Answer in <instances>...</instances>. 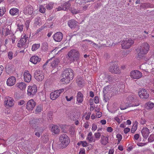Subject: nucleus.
Masks as SVG:
<instances>
[{
  "mask_svg": "<svg viewBox=\"0 0 154 154\" xmlns=\"http://www.w3.org/2000/svg\"><path fill=\"white\" fill-rule=\"evenodd\" d=\"M45 7L43 5H40L39 7V11L42 13H44L45 12Z\"/></svg>",
  "mask_w": 154,
  "mask_h": 154,
  "instance_id": "8fccbe9b",
  "label": "nucleus"
},
{
  "mask_svg": "<svg viewBox=\"0 0 154 154\" xmlns=\"http://www.w3.org/2000/svg\"><path fill=\"white\" fill-rule=\"evenodd\" d=\"M48 43L46 42H44L42 44V48L44 51H46L48 49Z\"/></svg>",
  "mask_w": 154,
  "mask_h": 154,
  "instance_id": "c03bdc74",
  "label": "nucleus"
},
{
  "mask_svg": "<svg viewBox=\"0 0 154 154\" xmlns=\"http://www.w3.org/2000/svg\"><path fill=\"white\" fill-rule=\"evenodd\" d=\"M77 144L79 146L82 145L84 147H86L88 146V143L86 141H80Z\"/></svg>",
  "mask_w": 154,
  "mask_h": 154,
  "instance_id": "ea45409f",
  "label": "nucleus"
},
{
  "mask_svg": "<svg viewBox=\"0 0 154 154\" xmlns=\"http://www.w3.org/2000/svg\"><path fill=\"white\" fill-rule=\"evenodd\" d=\"M80 113L79 112L72 113L70 114L69 116V118L73 120L75 119H78L80 117Z\"/></svg>",
  "mask_w": 154,
  "mask_h": 154,
  "instance_id": "a211bd4d",
  "label": "nucleus"
},
{
  "mask_svg": "<svg viewBox=\"0 0 154 154\" xmlns=\"http://www.w3.org/2000/svg\"><path fill=\"white\" fill-rule=\"evenodd\" d=\"M66 9L64 8L63 7L61 6H59L58 8H56V10L57 11H60L61 10L66 11Z\"/></svg>",
  "mask_w": 154,
  "mask_h": 154,
  "instance_id": "13d9d810",
  "label": "nucleus"
},
{
  "mask_svg": "<svg viewBox=\"0 0 154 154\" xmlns=\"http://www.w3.org/2000/svg\"><path fill=\"white\" fill-rule=\"evenodd\" d=\"M79 154H85V149H81Z\"/></svg>",
  "mask_w": 154,
  "mask_h": 154,
  "instance_id": "e2e57ef3",
  "label": "nucleus"
},
{
  "mask_svg": "<svg viewBox=\"0 0 154 154\" xmlns=\"http://www.w3.org/2000/svg\"><path fill=\"white\" fill-rule=\"evenodd\" d=\"M134 43V41L133 40L131 39H127L122 41V46L123 49H128L131 47Z\"/></svg>",
  "mask_w": 154,
  "mask_h": 154,
  "instance_id": "0eeeda50",
  "label": "nucleus"
},
{
  "mask_svg": "<svg viewBox=\"0 0 154 154\" xmlns=\"http://www.w3.org/2000/svg\"><path fill=\"white\" fill-rule=\"evenodd\" d=\"M154 106V103L150 102L146 103L145 105V108L147 109H151Z\"/></svg>",
  "mask_w": 154,
  "mask_h": 154,
  "instance_id": "473e14b6",
  "label": "nucleus"
},
{
  "mask_svg": "<svg viewBox=\"0 0 154 154\" xmlns=\"http://www.w3.org/2000/svg\"><path fill=\"white\" fill-rule=\"evenodd\" d=\"M36 105V102L33 99L28 101L26 105V109L29 111H32Z\"/></svg>",
  "mask_w": 154,
  "mask_h": 154,
  "instance_id": "6e6552de",
  "label": "nucleus"
},
{
  "mask_svg": "<svg viewBox=\"0 0 154 154\" xmlns=\"http://www.w3.org/2000/svg\"><path fill=\"white\" fill-rule=\"evenodd\" d=\"M45 26H43L41 27L40 28L38 29L36 31L35 34V35H39L40 33V35H43V32L42 31L45 28Z\"/></svg>",
  "mask_w": 154,
  "mask_h": 154,
  "instance_id": "72a5a7b5",
  "label": "nucleus"
},
{
  "mask_svg": "<svg viewBox=\"0 0 154 154\" xmlns=\"http://www.w3.org/2000/svg\"><path fill=\"white\" fill-rule=\"evenodd\" d=\"M139 103H138L137 104H132V105H128V106L126 105L125 106H123L122 105L121 106H120V109L121 110H124L128 107H131V106H137L139 105Z\"/></svg>",
  "mask_w": 154,
  "mask_h": 154,
  "instance_id": "e433bc0d",
  "label": "nucleus"
},
{
  "mask_svg": "<svg viewBox=\"0 0 154 154\" xmlns=\"http://www.w3.org/2000/svg\"><path fill=\"white\" fill-rule=\"evenodd\" d=\"M130 129L129 128H126L124 129V131L125 134H127L130 131Z\"/></svg>",
  "mask_w": 154,
  "mask_h": 154,
  "instance_id": "0e129e2a",
  "label": "nucleus"
},
{
  "mask_svg": "<svg viewBox=\"0 0 154 154\" xmlns=\"http://www.w3.org/2000/svg\"><path fill=\"white\" fill-rule=\"evenodd\" d=\"M71 4L70 3H69V2H66L64 3L63 4L61 5L62 7H63L64 8H66V11L67 10L69 9L70 6Z\"/></svg>",
  "mask_w": 154,
  "mask_h": 154,
  "instance_id": "f704fd0d",
  "label": "nucleus"
},
{
  "mask_svg": "<svg viewBox=\"0 0 154 154\" xmlns=\"http://www.w3.org/2000/svg\"><path fill=\"white\" fill-rule=\"evenodd\" d=\"M14 101L12 98L8 97L5 99L4 104L5 106L12 107L14 106Z\"/></svg>",
  "mask_w": 154,
  "mask_h": 154,
  "instance_id": "1a4fd4ad",
  "label": "nucleus"
},
{
  "mask_svg": "<svg viewBox=\"0 0 154 154\" xmlns=\"http://www.w3.org/2000/svg\"><path fill=\"white\" fill-rule=\"evenodd\" d=\"M10 39H11L12 42L13 44L15 43L16 40V37L14 35L12 34L11 35Z\"/></svg>",
  "mask_w": 154,
  "mask_h": 154,
  "instance_id": "5fc2aeb1",
  "label": "nucleus"
},
{
  "mask_svg": "<svg viewBox=\"0 0 154 154\" xmlns=\"http://www.w3.org/2000/svg\"><path fill=\"white\" fill-rule=\"evenodd\" d=\"M59 140L63 147H66L70 142L69 138L66 134H63L60 135Z\"/></svg>",
  "mask_w": 154,
  "mask_h": 154,
  "instance_id": "20e7f679",
  "label": "nucleus"
},
{
  "mask_svg": "<svg viewBox=\"0 0 154 154\" xmlns=\"http://www.w3.org/2000/svg\"><path fill=\"white\" fill-rule=\"evenodd\" d=\"M62 77L63 78L60 80L61 82L66 84L69 83L74 77L72 69L69 68L65 69L63 72Z\"/></svg>",
  "mask_w": 154,
  "mask_h": 154,
  "instance_id": "f257e3e1",
  "label": "nucleus"
},
{
  "mask_svg": "<svg viewBox=\"0 0 154 154\" xmlns=\"http://www.w3.org/2000/svg\"><path fill=\"white\" fill-rule=\"evenodd\" d=\"M51 131L54 134H58L60 132V129L57 125H54L52 127Z\"/></svg>",
  "mask_w": 154,
  "mask_h": 154,
  "instance_id": "c85d7f7f",
  "label": "nucleus"
},
{
  "mask_svg": "<svg viewBox=\"0 0 154 154\" xmlns=\"http://www.w3.org/2000/svg\"><path fill=\"white\" fill-rule=\"evenodd\" d=\"M37 90V88L36 85H33L32 86H29L28 87L27 94L29 96L33 97L36 94Z\"/></svg>",
  "mask_w": 154,
  "mask_h": 154,
  "instance_id": "39448f33",
  "label": "nucleus"
},
{
  "mask_svg": "<svg viewBox=\"0 0 154 154\" xmlns=\"http://www.w3.org/2000/svg\"><path fill=\"white\" fill-rule=\"evenodd\" d=\"M5 68L6 72L9 74L13 71L14 66L11 64H8L6 65Z\"/></svg>",
  "mask_w": 154,
  "mask_h": 154,
  "instance_id": "bb28decb",
  "label": "nucleus"
},
{
  "mask_svg": "<svg viewBox=\"0 0 154 154\" xmlns=\"http://www.w3.org/2000/svg\"><path fill=\"white\" fill-rule=\"evenodd\" d=\"M13 53L12 51H9L8 53V57L9 60H11L13 58Z\"/></svg>",
  "mask_w": 154,
  "mask_h": 154,
  "instance_id": "864d4df0",
  "label": "nucleus"
},
{
  "mask_svg": "<svg viewBox=\"0 0 154 154\" xmlns=\"http://www.w3.org/2000/svg\"><path fill=\"white\" fill-rule=\"evenodd\" d=\"M109 137H105L103 135L101 136L100 142L101 144L105 145L108 143Z\"/></svg>",
  "mask_w": 154,
  "mask_h": 154,
  "instance_id": "c756f323",
  "label": "nucleus"
},
{
  "mask_svg": "<svg viewBox=\"0 0 154 154\" xmlns=\"http://www.w3.org/2000/svg\"><path fill=\"white\" fill-rule=\"evenodd\" d=\"M139 95L142 98L146 99L149 97L148 93L144 89H140L139 92Z\"/></svg>",
  "mask_w": 154,
  "mask_h": 154,
  "instance_id": "4468645a",
  "label": "nucleus"
},
{
  "mask_svg": "<svg viewBox=\"0 0 154 154\" xmlns=\"http://www.w3.org/2000/svg\"><path fill=\"white\" fill-rule=\"evenodd\" d=\"M33 8L30 5H25L23 9V13L26 15H31L33 12Z\"/></svg>",
  "mask_w": 154,
  "mask_h": 154,
  "instance_id": "9d476101",
  "label": "nucleus"
},
{
  "mask_svg": "<svg viewBox=\"0 0 154 154\" xmlns=\"http://www.w3.org/2000/svg\"><path fill=\"white\" fill-rule=\"evenodd\" d=\"M83 95L80 92L78 93L76 96L77 101L78 103H82L83 100Z\"/></svg>",
  "mask_w": 154,
  "mask_h": 154,
  "instance_id": "7c9ffc66",
  "label": "nucleus"
},
{
  "mask_svg": "<svg viewBox=\"0 0 154 154\" xmlns=\"http://www.w3.org/2000/svg\"><path fill=\"white\" fill-rule=\"evenodd\" d=\"M53 3L52 2H50L46 4V8L48 10H50L53 8Z\"/></svg>",
  "mask_w": 154,
  "mask_h": 154,
  "instance_id": "a19ab883",
  "label": "nucleus"
},
{
  "mask_svg": "<svg viewBox=\"0 0 154 154\" xmlns=\"http://www.w3.org/2000/svg\"><path fill=\"white\" fill-rule=\"evenodd\" d=\"M41 58L37 56H33L30 59V62L34 64H35L38 62H39Z\"/></svg>",
  "mask_w": 154,
  "mask_h": 154,
  "instance_id": "6ab92c4d",
  "label": "nucleus"
},
{
  "mask_svg": "<svg viewBox=\"0 0 154 154\" xmlns=\"http://www.w3.org/2000/svg\"><path fill=\"white\" fill-rule=\"evenodd\" d=\"M43 106L41 105L38 106L35 109V113L37 114L41 112L42 111Z\"/></svg>",
  "mask_w": 154,
  "mask_h": 154,
  "instance_id": "c9c22d12",
  "label": "nucleus"
},
{
  "mask_svg": "<svg viewBox=\"0 0 154 154\" xmlns=\"http://www.w3.org/2000/svg\"><path fill=\"white\" fill-rule=\"evenodd\" d=\"M40 18L39 17H37L35 19L34 25L36 27L37 25H40L41 24L40 23Z\"/></svg>",
  "mask_w": 154,
  "mask_h": 154,
  "instance_id": "79ce46f5",
  "label": "nucleus"
},
{
  "mask_svg": "<svg viewBox=\"0 0 154 154\" xmlns=\"http://www.w3.org/2000/svg\"><path fill=\"white\" fill-rule=\"evenodd\" d=\"M23 79L26 82H30L32 76L28 71H25L23 73Z\"/></svg>",
  "mask_w": 154,
  "mask_h": 154,
  "instance_id": "dca6fc26",
  "label": "nucleus"
},
{
  "mask_svg": "<svg viewBox=\"0 0 154 154\" xmlns=\"http://www.w3.org/2000/svg\"><path fill=\"white\" fill-rule=\"evenodd\" d=\"M16 86L18 88L22 91L25 90L26 87V85L23 82L17 83Z\"/></svg>",
  "mask_w": 154,
  "mask_h": 154,
  "instance_id": "b1692460",
  "label": "nucleus"
},
{
  "mask_svg": "<svg viewBox=\"0 0 154 154\" xmlns=\"http://www.w3.org/2000/svg\"><path fill=\"white\" fill-rule=\"evenodd\" d=\"M146 122V121L144 118H141L140 120V123L142 125L145 124Z\"/></svg>",
  "mask_w": 154,
  "mask_h": 154,
  "instance_id": "4d7b16f0",
  "label": "nucleus"
},
{
  "mask_svg": "<svg viewBox=\"0 0 154 154\" xmlns=\"http://www.w3.org/2000/svg\"><path fill=\"white\" fill-rule=\"evenodd\" d=\"M137 124L136 123L134 124L132 127L131 131L132 133H134L137 129Z\"/></svg>",
  "mask_w": 154,
  "mask_h": 154,
  "instance_id": "49530a36",
  "label": "nucleus"
},
{
  "mask_svg": "<svg viewBox=\"0 0 154 154\" xmlns=\"http://www.w3.org/2000/svg\"><path fill=\"white\" fill-rule=\"evenodd\" d=\"M109 71L112 73L119 74L121 71L117 65L114 64L111 66L109 68Z\"/></svg>",
  "mask_w": 154,
  "mask_h": 154,
  "instance_id": "ddd939ff",
  "label": "nucleus"
},
{
  "mask_svg": "<svg viewBox=\"0 0 154 154\" xmlns=\"http://www.w3.org/2000/svg\"><path fill=\"white\" fill-rule=\"evenodd\" d=\"M102 116V113L101 112H97L96 115V117L97 118H100V117Z\"/></svg>",
  "mask_w": 154,
  "mask_h": 154,
  "instance_id": "69168bd1",
  "label": "nucleus"
},
{
  "mask_svg": "<svg viewBox=\"0 0 154 154\" xmlns=\"http://www.w3.org/2000/svg\"><path fill=\"white\" fill-rule=\"evenodd\" d=\"M25 101L23 100H20L18 102V104L19 105H22L25 103Z\"/></svg>",
  "mask_w": 154,
  "mask_h": 154,
  "instance_id": "338daca9",
  "label": "nucleus"
},
{
  "mask_svg": "<svg viewBox=\"0 0 154 154\" xmlns=\"http://www.w3.org/2000/svg\"><path fill=\"white\" fill-rule=\"evenodd\" d=\"M23 24H18L17 25V30L19 31L20 32L23 31Z\"/></svg>",
  "mask_w": 154,
  "mask_h": 154,
  "instance_id": "a18cd8bd",
  "label": "nucleus"
},
{
  "mask_svg": "<svg viewBox=\"0 0 154 154\" xmlns=\"http://www.w3.org/2000/svg\"><path fill=\"white\" fill-rule=\"evenodd\" d=\"M40 46L39 44H34L32 46V51H34L38 49Z\"/></svg>",
  "mask_w": 154,
  "mask_h": 154,
  "instance_id": "58836bf2",
  "label": "nucleus"
},
{
  "mask_svg": "<svg viewBox=\"0 0 154 154\" xmlns=\"http://www.w3.org/2000/svg\"><path fill=\"white\" fill-rule=\"evenodd\" d=\"M12 34V32L11 31V26L9 25L7 26V27L5 28V35L7 36L8 35H11Z\"/></svg>",
  "mask_w": 154,
  "mask_h": 154,
  "instance_id": "2f4dec72",
  "label": "nucleus"
},
{
  "mask_svg": "<svg viewBox=\"0 0 154 154\" xmlns=\"http://www.w3.org/2000/svg\"><path fill=\"white\" fill-rule=\"evenodd\" d=\"M110 90V86L108 85L105 87L103 89V92L105 94H106L109 92Z\"/></svg>",
  "mask_w": 154,
  "mask_h": 154,
  "instance_id": "37998d69",
  "label": "nucleus"
},
{
  "mask_svg": "<svg viewBox=\"0 0 154 154\" xmlns=\"http://www.w3.org/2000/svg\"><path fill=\"white\" fill-rule=\"evenodd\" d=\"M53 37L55 41L60 42L62 39L63 34L60 32H57L53 35Z\"/></svg>",
  "mask_w": 154,
  "mask_h": 154,
  "instance_id": "2eb2a0df",
  "label": "nucleus"
},
{
  "mask_svg": "<svg viewBox=\"0 0 154 154\" xmlns=\"http://www.w3.org/2000/svg\"><path fill=\"white\" fill-rule=\"evenodd\" d=\"M59 91H55L54 92H51L50 95V97L51 99L54 100H55L60 96Z\"/></svg>",
  "mask_w": 154,
  "mask_h": 154,
  "instance_id": "aec40b11",
  "label": "nucleus"
},
{
  "mask_svg": "<svg viewBox=\"0 0 154 154\" xmlns=\"http://www.w3.org/2000/svg\"><path fill=\"white\" fill-rule=\"evenodd\" d=\"M68 56L70 59L73 61H77L79 59L80 54L77 50L72 49L70 50L68 53Z\"/></svg>",
  "mask_w": 154,
  "mask_h": 154,
  "instance_id": "7ed1b4c3",
  "label": "nucleus"
},
{
  "mask_svg": "<svg viewBox=\"0 0 154 154\" xmlns=\"http://www.w3.org/2000/svg\"><path fill=\"white\" fill-rule=\"evenodd\" d=\"M16 81V79L14 77L11 76L7 79L6 82L8 86H12L15 83Z\"/></svg>",
  "mask_w": 154,
  "mask_h": 154,
  "instance_id": "f3484780",
  "label": "nucleus"
},
{
  "mask_svg": "<svg viewBox=\"0 0 154 154\" xmlns=\"http://www.w3.org/2000/svg\"><path fill=\"white\" fill-rule=\"evenodd\" d=\"M28 39V37L26 35L24 34L21 36V38L17 44V46L18 47H25L26 42Z\"/></svg>",
  "mask_w": 154,
  "mask_h": 154,
  "instance_id": "423d86ee",
  "label": "nucleus"
},
{
  "mask_svg": "<svg viewBox=\"0 0 154 154\" xmlns=\"http://www.w3.org/2000/svg\"><path fill=\"white\" fill-rule=\"evenodd\" d=\"M60 62V61L58 59L55 58L51 63V66L54 69L57 66Z\"/></svg>",
  "mask_w": 154,
  "mask_h": 154,
  "instance_id": "4be33fe9",
  "label": "nucleus"
},
{
  "mask_svg": "<svg viewBox=\"0 0 154 154\" xmlns=\"http://www.w3.org/2000/svg\"><path fill=\"white\" fill-rule=\"evenodd\" d=\"M149 45L147 43L144 42L142 43L140 47L139 50L137 51L138 55L139 57L141 58L142 55L147 53L149 51Z\"/></svg>",
  "mask_w": 154,
  "mask_h": 154,
  "instance_id": "f03ea898",
  "label": "nucleus"
},
{
  "mask_svg": "<svg viewBox=\"0 0 154 154\" xmlns=\"http://www.w3.org/2000/svg\"><path fill=\"white\" fill-rule=\"evenodd\" d=\"M86 140L89 142H95L96 140L95 138L92 136V134L91 132H89L87 136Z\"/></svg>",
  "mask_w": 154,
  "mask_h": 154,
  "instance_id": "a878e982",
  "label": "nucleus"
},
{
  "mask_svg": "<svg viewBox=\"0 0 154 154\" xmlns=\"http://www.w3.org/2000/svg\"><path fill=\"white\" fill-rule=\"evenodd\" d=\"M35 79L38 81H42L44 78V74L42 71L37 70L34 73Z\"/></svg>",
  "mask_w": 154,
  "mask_h": 154,
  "instance_id": "9b49d317",
  "label": "nucleus"
},
{
  "mask_svg": "<svg viewBox=\"0 0 154 154\" xmlns=\"http://www.w3.org/2000/svg\"><path fill=\"white\" fill-rule=\"evenodd\" d=\"M53 115V113L51 111H49L48 114V116L51 119L52 118V116Z\"/></svg>",
  "mask_w": 154,
  "mask_h": 154,
  "instance_id": "774afa93",
  "label": "nucleus"
},
{
  "mask_svg": "<svg viewBox=\"0 0 154 154\" xmlns=\"http://www.w3.org/2000/svg\"><path fill=\"white\" fill-rule=\"evenodd\" d=\"M66 100L68 101H70L73 98V96H66Z\"/></svg>",
  "mask_w": 154,
  "mask_h": 154,
  "instance_id": "052dcab7",
  "label": "nucleus"
},
{
  "mask_svg": "<svg viewBox=\"0 0 154 154\" xmlns=\"http://www.w3.org/2000/svg\"><path fill=\"white\" fill-rule=\"evenodd\" d=\"M127 99L128 101L131 103L135 102L138 100L137 99V96L134 94H132L129 96Z\"/></svg>",
  "mask_w": 154,
  "mask_h": 154,
  "instance_id": "5701e85b",
  "label": "nucleus"
},
{
  "mask_svg": "<svg viewBox=\"0 0 154 154\" xmlns=\"http://www.w3.org/2000/svg\"><path fill=\"white\" fill-rule=\"evenodd\" d=\"M141 133L143 137L146 138L149 134V130L147 128H143L141 131Z\"/></svg>",
  "mask_w": 154,
  "mask_h": 154,
  "instance_id": "412c9836",
  "label": "nucleus"
},
{
  "mask_svg": "<svg viewBox=\"0 0 154 154\" xmlns=\"http://www.w3.org/2000/svg\"><path fill=\"white\" fill-rule=\"evenodd\" d=\"M94 100L95 103H99V98L98 97H95L94 98Z\"/></svg>",
  "mask_w": 154,
  "mask_h": 154,
  "instance_id": "bf43d9fd",
  "label": "nucleus"
},
{
  "mask_svg": "<svg viewBox=\"0 0 154 154\" xmlns=\"http://www.w3.org/2000/svg\"><path fill=\"white\" fill-rule=\"evenodd\" d=\"M94 135L96 140H99L101 136V134L99 132H97L94 134Z\"/></svg>",
  "mask_w": 154,
  "mask_h": 154,
  "instance_id": "09e8293b",
  "label": "nucleus"
},
{
  "mask_svg": "<svg viewBox=\"0 0 154 154\" xmlns=\"http://www.w3.org/2000/svg\"><path fill=\"white\" fill-rule=\"evenodd\" d=\"M146 144V143H137V145L139 146H144Z\"/></svg>",
  "mask_w": 154,
  "mask_h": 154,
  "instance_id": "680f3d73",
  "label": "nucleus"
},
{
  "mask_svg": "<svg viewBox=\"0 0 154 154\" xmlns=\"http://www.w3.org/2000/svg\"><path fill=\"white\" fill-rule=\"evenodd\" d=\"M76 82L78 85L79 87H82L84 85L85 82L81 79L80 80L79 79H76Z\"/></svg>",
  "mask_w": 154,
  "mask_h": 154,
  "instance_id": "4c0bfd02",
  "label": "nucleus"
},
{
  "mask_svg": "<svg viewBox=\"0 0 154 154\" xmlns=\"http://www.w3.org/2000/svg\"><path fill=\"white\" fill-rule=\"evenodd\" d=\"M130 76L132 79H138L142 77V73L138 70H134L130 72Z\"/></svg>",
  "mask_w": 154,
  "mask_h": 154,
  "instance_id": "f8f14e48",
  "label": "nucleus"
},
{
  "mask_svg": "<svg viewBox=\"0 0 154 154\" xmlns=\"http://www.w3.org/2000/svg\"><path fill=\"white\" fill-rule=\"evenodd\" d=\"M116 137L117 138L118 140L117 144H119L120 143V142L122 139V135L120 134H118L116 135Z\"/></svg>",
  "mask_w": 154,
  "mask_h": 154,
  "instance_id": "3c124183",
  "label": "nucleus"
},
{
  "mask_svg": "<svg viewBox=\"0 0 154 154\" xmlns=\"http://www.w3.org/2000/svg\"><path fill=\"white\" fill-rule=\"evenodd\" d=\"M10 14L12 16L18 15L19 14V10L16 8H11L9 11Z\"/></svg>",
  "mask_w": 154,
  "mask_h": 154,
  "instance_id": "393cba45",
  "label": "nucleus"
},
{
  "mask_svg": "<svg viewBox=\"0 0 154 154\" xmlns=\"http://www.w3.org/2000/svg\"><path fill=\"white\" fill-rule=\"evenodd\" d=\"M148 141L152 142L154 141V134H151L148 138Z\"/></svg>",
  "mask_w": 154,
  "mask_h": 154,
  "instance_id": "603ef678",
  "label": "nucleus"
},
{
  "mask_svg": "<svg viewBox=\"0 0 154 154\" xmlns=\"http://www.w3.org/2000/svg\"><path fill=\"white\" fill-rule=\"evenodd\" d=\"M97 129V126L95 124H93L92 125V130L93 132L95 131Z\"/></svg>",
  "mask_w": 154,
  "mask_h": 154,
  "instance_id": "6e6d98bb",
  "label": "nucleus"
},
{
  "mask_svg": "<svg viewBox=\"0 0 154 154\" xmlns=\"http://www.w3.org/2000/svg\"><path fill=\"white\" fill-rule=\"evenodd\" d=\"M5 12V9L4 7L0 8V17L2 16Z\"/></svg>",
  "mask_w": 154,
  "mask_h": 154,
  "instance_id": "de8ad7c7",
  "label": "nucleus"
},
{
  "mask_svg": "<svg viewBox=\"0 0 154 154\" xmlns=\"http://www.w3.org/2000/svg\"><path fill=\"white\" fill-rule=\"evenodd\" d=\"M77 23H78L73 20H70L68 22V25L72 29L75 27Z\"/></svg>",
  "mask_w": 154,
  "mask_h": 154,
  "instance_id": "cd10ccee",
  "label": "nucleus"
}]
</instances>
